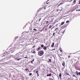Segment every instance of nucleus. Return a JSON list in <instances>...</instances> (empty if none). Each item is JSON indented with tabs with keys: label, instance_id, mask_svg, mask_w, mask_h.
<instances>
[{
	"label": "nucleus",
	"instance_id": "obj_1",
	"mask_svg": "<svg viewBox=\"0 0 80 80\" xmlns=\"http://www.w3.org/2000/svg\"><path fill=\"white\" fill-rule=\"evenodd\" d=\"M64 33V30L63 31V30L61 29L58 33V34L60 35V36H62Z\"/></svg>",
	"mask_w": 80,
	"mask_h": 80
},
{
	"label": "nucleus",
	"instance_id": "obj_2",
	"mask_svg": "<svg viewBox=\"0 0 80 80\" xmlns=\"http://www.w3.org/2000/svg\"><path fill=\"white\" fill-rule=\"evenodd\" d=\"M44 54L43 50L38 51V55L39 56H42Z\"/></svg>",
	"mask_w": 80,
	"mask_h": 80
},
{
	"label": "nucleus",
	"instance_id": "obj_3",
	"mask_svg": "<svg viewBox=\"0 0 80 80\" xmlns=\"http://www.w3.org/2000/svg\"><path fill=\"white\" fill-rule=\"evenodd\" d=\"M58 55L59 57L60 58H62V57L60 56H62V55H61V52H58Z\"/></svg>",
	"mask_w": 80,
	"mask_h": 80
},
{
	"label": "nucleus",
	"instance_id": "obj_4",
	"mask_svg": "<svg viewBox=\"0 0 80 80\" xmlns=\"http://www.w3.org/2000/svg\"><path fill=\"white\" fill-rule=\"evenodd\" d=\"M37 70V69H35L34 70V73H36L37 74L38 77L39 76V74L38 73V71H37L35 72V71Z\"/></svg>",
	"mask_w": 80,
	"mask_h": 80
},
{
	"label": "nucleus",
	"instance_id": "obj_5",
	"mask_svg": "<svg viewBox=\"0 0 80 80\" xmlns=\"http://www.w3.org/2000/svg\"><path fill=\"white\" fill-rule=\"evenodd\" d=\"M31 52L33 53H36V52H35V49L32 50Z\"/></svg>",
	"mask_w": 80,
	"mask_h": 80
},
{
	"label": "nucleus",
	"instance_id": "obj_6",
	"mask_svg": "<svg viewBox=\"0 0 80 80\" xmlns=\"http://www.w3.org/2000/svg\"><path fill=\"white\" fill-rule=\"evenodd\" d=\"M62 65V66H63V67H65V63L64 61L63 62Z\"/></svg>",
	"mask_w": 80,
	"mask_h": 80
},
{
	"label": "nucleus",
	"instance_id": "obj_7",
	"mask_svg": "<svg viewBox=\"0 0 80 80\" xmlns=\"http://www.w3.org/2000/svg\"><path fill=\"white\" fill-rule=\"evenodd\" d=\"M40 48H41V47H39V48L36 49V50L37 51H39V50H40Z\"/></svg>",
	"mask_w": 80,
	"mask_h": 80
},
{
	"label": "nucleus",
	"instance_id": "obj_8",
	"mask_svg": "<svg viewBox=\"0 0 80 80\" xmlns=\"http://www.w3.org/2000/svg\"><path fill=\"white\" fill-rule=\"evenodd\" d=\"M47 77H51V76H52V74L50 73L49 74H48L47 75Z\"/></svg>",
	"mask_w": 80,
	"mask_h": 80
},
{
	"label": "nucleus",
	"instance_id": "obj_9",
	"mask_svg": "<svg viewBox=\"0 0 80 80\" xmlns=\"http://www.w3.org/2000/svg\"><path fill=\"white\" fill-rule=\"evenodd\" d=\"M65 74L66 75H69V74H68V72H65Z\"/></svg>",
	"mask_w": 80,
	"mask_h": 80
},
{
	"label": "nucleus",
	"instance_id": "obj_10",
	"mask_svg": "<svg viewBox=\"0 0 80 80\" xmlns=\"http://www.w3.org/2000/svg\"><path fill=\"white\" fill-rule=\"evenodd\" d=\"M67 24H65L62 26V27H63V28H65V27H67Z\"/></svg>",
	"mask_w": 80,
	"mask_h": 80
},
{
	"label": "nucleus",
	"instance_id": "obj_11",
	"mask_svg": "<svg viewBox=\"0 0 80 80\" xmlns=\"http://www.w3.org/2000/svg\"><path fill=\"white\" fill-rule=\"evenodd\" d=\"M54 44H55V43L54 42H53L52 43V45H51V47H54Z\"/></svg>",
	"mask_w": 80,
	"mask_h": 80
},
{
	"label": "nucleus",
	"instance_id": "obj_12",
	"mask_svg": "<svg viewBox=\"0 0 80 80\" xmlns=\"http://www.w3.org/2000/svg\"><path fill=\"white\" fill-rule=\"evenodd\" d=\"M59 50L61 52V53L63 52V50H62V48H60Z\"/></svg>",
	"mask_w": 80,
	"mask_h": 80
},
{
	"label": "nucleus",
	"instance_id": "obj_13",
	"mask_svg": "<svg viewBox=\"0 0 80 80\" xmlns=\"http://www.w3.org/2000/svg\"><path fill=\"white\" fill-rule=\"evenodd\" d=\"M59 77L60 78H61L62 77V73H60V74H59Z\"/></svg>",
	"mask_w": 80,
	"mask_h": 80
},
{
	"label": "nucleus",
	"instance_id": "obj_14",
	"mask_svg": "<svg viewBox=\"0 0 80 80\" xmlns=\"http://www.w3.org/2000/svg\"><path fill=\"white\" fill-rule=\"evenodd\" d=\"M43 49H44V50H47V47L46 46H44L43 48Z\"/></svg>",
	"mask_w": 80,
	"mask_h": 80
},
{
	"label": "nucleus",
	"instance_id": "obj_15",
	"mask_svg": "<svg viewBox=\"0 0 80 80\" xmlns=\"http://www.w3.org/2000/svg\"><path fill=\"white\" fill-rule=\"evenodd\" d=\"M64 23H65V22H62L61 24V25H63V24H64Z\"/></svg>",
	"mask_w": 80,
	"mask_h": 80
},
{
	"label": "nucleus",
	"instance_id": "obj_16",
	"mask_svg": "<svg viewBox=\"0 0 80 80\" xmlns=\"http://www.w3.org/2000/svg\"><path fill=\"white\" fill-rule=\"evenodd\" d=\"M52 61V60L51 59H49V61L48 62H51Z\"/></svg>",
	"mask_w": 80,
	"mask_h": 80
},
{
	"label": "nucleus",
	"instance_id": "obj_17",
	"mask_svg": "<svg viewBox=\"0 0 80 80\" xmlns=\"http://www.w3.org/2000/svg\"><path fill=\"white\" fill-rule=\"evenodd\" d=\"M25 70L26 72H28V68L25 69Z\"/></svg>",
	"mask_w": 80,
	"mask_h": 80
},
{
	"label": "nucleus",
	"instance_id": "obj_18",
	"mask_svg": "<svg viewBox=\"0 0 80 80\" xmlns=\"http://www.w3.org/2000/svg\"><path fill=\"white\" fill-rule=\"evenodd\" d=\"M21 59H22V58H18L17 59V61H19V60H21Z\"/></svg>",
	"mask_w": 80,
	"mask_h": 80
},
{
	"label": "nucleus",
	"instance_id": "obj_19",
	"mask_svg": "<svg viewBox=\"0 0 80 80\" xmlns=\"http://www.w3.org/2000/svg\"><path fill=\"white\" fill-rule=\"evenodd\" d=\"M73 3L75 4V3H76V0H74L73 2Z\"/></svg>",
	"mask_w": 80,
	"mask_h": 80
},
{
	"label": "nucleus",
	"instance_id": "obj_20",
	"mask_svg": "<svg viewBox=\"0 0 80 80\" xmlns=\"http://www.w3.org/2000/svg\"><path fill=\"white\" fill-rule=\"evenodd\" d=\"M63 2L62 3V2H61V3H60V4L58 5V6H60V5H62V4H63Z\"/></svg>",
	"mask_w": 80,
	"mask_h": 80
},
{
	"label": "nucleus",
	"instance_id": "obj_21",
	"mask_svg": "<svg viewBox=\"0 0 80 80\" xmlns=\"http://www.w3.org/2000/svg\"><path fill=\"white\" fill-rule=\"evenodd\" d=\"M32 75V73H29V76H31Z\"/></svg>",
	"mask_w": 80,
	"mask_h": 80
},
{
	"label": "nucleus",
	"instance_id": "obj_22",
	"mask_svg": "<svg viewBox=\"0 0 80 80\" xmlns=\"http://www.w3.org/2000/svg\"><path fill=\"white\" fill-rule=\"evenodd\" d=\"M66 23H69V21H68V20L67 21H66Z\"/></svg>",
	"mask_w": 80,
	"mask_h": 80
},
{
	"label": "nucleus",
	"instance_id": "obj_23",
	"mask_svg": "<svg viewBox=\"0 0 80 80\" xmlns=\"http://www.w3.org/2000/svg\"><path fill=\"white\" fill-rule=\"evenodd\" d=\"M55 34H56V33L53 32V36H55Z\"/></svg>",
	"mask_w": 80,
	"mask_h": 80
},
{
	"label": "nucleus",
	"instance_id": "obj_24",
	"mask_svg": "<svg viewBox=\"0 0 80 80\" xmlns=\"http://www.w3.org/2000/svg\"><path fill=\"white\" fill-rule=\"evenodd\" d=\"M41 47H42V48H43V47H44V45L43 44H42L41 45Z\"/></svg>",
	"mask_w": 80,
	"mask_h": 80
},
{
	"label": "nucleus",
	"instance_id": "obj_25",
	"mask_svg": "<svg viewBox=\"0 0 80 80\" xmlns=\"http://www.w3.org/2000/svg\"><path fill=\"white\" fill-rule=\"evenodd\" d=\"M33 30H34V31H37V30L36 29H35V28H34V29H33Z\"/></svg>",
	"mask_w": 80,
	"mask_h": 80
},
{
	"label": "nucleus",
	"instance_id": "obj_26",
	"mask_svg": "<svg viewBox=\"0 0 80 80\" xmlns=\"http://www.w3.org/2000/svg\"><path fill=\"white\" fill-rule=\"evenodd\" d=\"M76 73H77V75H78V72H76Z\"/></svg>",
	"mask_w": 80,
	"mask_h": 80
},
{
	"label": "nucleus",
	"instance_id": "obj_27",
	"mask_svg": "<svg viewBox=\"0 0 80 80\" xmlns=\"http://www.w3.org/2000/svg\"><path fill=\"white\" fill-rule=\"evenodd\" d=\"M58 28H57L56 29H55V31H56V30H58Z\"/></svg>",
	"mask_w": 80,
	"mask_h": 80
},
{
	"label": "nucleus",
	"instance_id": "obj_28",
	"mask_svg": "<svg viewBox=\"0 0 80 80\" xmlns=\"http://www.w3.org/2000/svg\"><path fill=\"white\" fill-rule=\"evenodd\" d=\"M48 23V21H46V24H47Z\"/></svg>",
	"mask_w": 80,
	"mask_h": 80
},
{
	"label": "nucleus",
	"instance_id": "obj_29",
	"mask_svg": "<svg viewBox=\"0 0 80 80\" xmlns=\"http://www.w3.org/2000/svg\"><path fill=\"white\" fill-rule=\"evenodd\" d=\"M51 27H52V26L51 25L49 26V28H50Z\"/></svg>",
	"mask_w": 80,
	"mask_h": 80
},
{
	"label": "nucleus",
	"instance_id": "obj_30",
	"mask_svg": "<svg viewBox=\"0 0 80 80\" xmlns=\"http://www.w3.org/2000/svg\"><path fill=\"white\" fill-rule=\"evenodd\" d=\"M47 30H48V28H46L45 29V30H46V31H47Z\"/></svg>",
	"mask_w": 80,
	"mask_h": 80
},
{
	"label": "nucleus",
	"instance_id": "obj_31",
	"mask_svg": "<svg viewBox=\"0 0 80 80\" xmlns=\"http://www.w3.org/2000/svg\"><path fill=\"white\" fill-rule=\"evenodd\" d=\"M28 58L27 57H24V58Z\"/></svg>",
	"mask_w": 80,
	"mask_h": 80
},
{
	"label": "nucleus",
	"instance_id": "obj_32",
	"mask_svg": "<svg viewBox=\"0 0 80 80\" xmlns=\"http://www.w3.org/2000/svg\"><path fill=\"white\" fill-rule=\"evenodd\" d=\"M70 56H68V58L69 59L70 58Z\"/></svg>",
	"mask_w": 80,
	"mask_h": 80
},
{
	"label": "nucleus",
	"instance_id": "obj_33",
	"mask_svg": "<svg viewBox=\"0 0 80 80\" xmlns=\"http://www.w3.org/2000/svg\"><path fill=\"white\" fill-rule=\"evenodd\" d=\"M76 11H80V9H78Z\"/></svg>",
	"mask_w": 80,
	"mask_h": 80
},
{
	"label": "nucleus",
	"instance_id": "obj_34",
	"mask_svg": "<svg viewBox=\"0 0 80 80\" xmlns=\"http://www.w3.org/2000/svg\"><path fill=\"white\" fill-rule=\"evenodd\" d=\"M35 47V45L33 46L32 47L33 48H34V47Z\"/></svg>",
	"mask_w": 80,
	"mask_h": 80
},
{
	"label": "nucleus",
	"instance_id": "obj_35",
	"mask_svg": "<svg viewBox=\"0 0 80 80\" xmlns=\"http://www.w3.org/2000/svg\"><path fill=\"white\" fill-rule=\"evenodd\" d=\"M78 73L79 75H80V72H79Z\"/></svg>",
	"mask_w": 80,
	"mask_h": 80
},
{
	"label": "nucleus",
	"instance_id": "obj_36",
	"mask_svg": "<svg viewBox=\"0 0 80 80\" xmlns=\"http://www.w3.org/2000/svg\"><path fill=\"white\" fill-rule=\"evenodd\" d=\"M44 9L45 10V9H46V7H44Z\"/></svg>",
	"mask_w": 80,
	"mask_h": 80
},
{
	"label": "nucleus",
	"instance_id": "obj_37",
	"mask_svg": "<svg viewBox=\"0 0 80 80\" xmlns=\"http://www.w3.org/2000/svg\"><path fill=\"white\" fill-rule=\"evenodd\" d=\"M79 4H80V0L79 1Z\"/></svg>",
	"mask_w": 80,
	"mask_h": 80
},
{
	"label": "nucleus",
	"instance_id": "obj_38",
	"mask_svg": "<svg viewBox=\"0 0 80 80\" xmlns=\"http://www.w3.org/2000/svg\"><path fill=\"white\" fill-rule=\"evenodd\" d=\"M31 63L33 64V62L32 61H31Z\"/></svg>",
	"mask_w": 80,
	"mask_h": 80
},
{
	"label": "nucleus",
	"instance_id": "obj_39",
	"mask_svg": "<svg viewBox=\"0 0 80 80\" xmlns=\"http://www.w3.org/2000/svg\"><path fill=\"white\" fill-rule=\"evenodd\" d=\"M32 62H34V59H33V60H32Z\"/></svg>",
	"mask_w": 80,
	"mask_h": 80
},
{
	"label": "nucleus",
	"instance_id": "obj_40",
	"mask_svg": "<svg viewBox=\"0 0 80 80\" xmlns=\"http://www.w3.org/2000/svg\"><path fill=\"white\" fill-rule=\"evenodd\" d=\"M41 18H40V19H39V22H40V20H41Z\"/></svg>",
	"mask_w": 80,
	"mask_h": 80
},
{
	"label": "nucleus",
	"instance_id": "obj_41",
	"mask_svg": "<svg viewBox=\"0 0 80 80\" xmlns=\"http://www.w3.org/2000/svg\"><path fill=\"white\" fill-rule=\"evenodd\" d=\"M46 4H48V2H47V3H46Z\"/></svg>",
	"mask_w": 80,
	"mask_h": 80
},
{
	"label": "nucleus",
	"instance_id": "obj_42",
	"mask_svg": "<svg viewBox=\"0 0 80 80\" xmlns=\"http://www.w3.org/2000/svg\"><path fill=\"white\" fill-rule=\"evenodd\" d=\"M53 50V49H52V50Z\"/></svg>",
	"mask_w": 80,
	"mask_h": 80
},
{
	"label": "nucleus",
	"instance_id": "obj_43",
	"mask_svg": "<svg viewBox=\"0 0 80 80\" xmlns=\"http://www.w3.org/2000/svg\"><path fill=\"white\" fill-rule=\"evenodd\" d=\"M57 11H58V10Z\"/></svg>",
	"mask_w": 80,
	"mask_h": 80
}]
</instances>
